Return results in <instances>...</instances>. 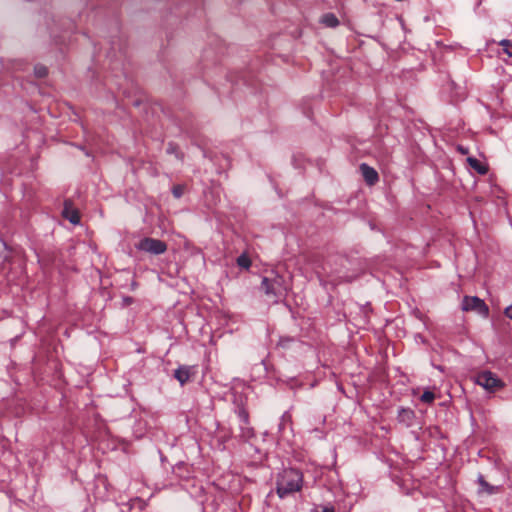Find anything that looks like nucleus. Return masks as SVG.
<instances>
[{
  "instance_id": "obj_4",
  "label": "nucleus",
  "mask_w": 512,
  "mask_h": 512,
  "mask_svg": "<svg viewBox=\"0 0 512 512\" xmlns=\"http://www.w3.org/2000/svg\"><path fill=\"white\" fill-rule=\"evenodd\" d=\"M461 308L463 311H474L483 317L489 315V307L477 296H464Z\"/></svg>"
},
{
  "instance_id": "obj_23",
  "label": "nucleus",
  "mask_w": 512,
  "mask_h": 512,
  "mask_svg": "<svg viewBox=\"0 0 512 512\" xmlns=\"http://www.w3.org/2000/svg\"><path fill=\"white\" fill-rule=\"evenodd\" d=\"M175 150H176V146L174 144H172V143H169V146L167 148V152L168 153H174Z\"/></svg>"
},
{
  "instance_id": "obj_15",
  "label": "nucleus",
  "mask_w": 512,
  "mask_h": 512,
  "mask_svg": "<svg viewBox=\"0 0 512 512\" xmlns=\"http://www.w3.org/2000/svg\"><path fill=\"white\" fill-rule=\"evenodd\" d=\"M236 263L240 268L243 269H249L251 267V259L248 257L247 254L243 253L240 256L237 257Z\"/></svg>"
},
{
  "instance_id": "obj_14",
  "label": "nucleus",
  "mask_w": 512,
  "mask_h": 512,
  "mask_svg": "<svg viewBox=\"0 0 512 512\" xmlns=\"http://www.w3.org/2000/svg\"><path fill=\"white\" fill-rule=\"evenodd\" d=\"M321 22L331 28H335L339 25V20L333 13H326L322 16Z\"/></svg>"
},
{
  "instance_id": "obj_16",
  "label": "nucleus",
  "mask_w": 512,
  "mask_h": 512,
  "mask_svg": "<svg viewBox=\"0 0 512 512\" xmlns=\"http://www.w3.org/2000/svg\"><path fill=\"white\" fill-rule=\"evenodd\" d=\"M295 341V338L289 337V336H281L279 338V341L277 343L278 347H281L283 349H287L290 347V345Z\"/></svg>"
},
{
  "instance_id": "obj_22",
  "label": "nucleus",
  "mask_w": 512,
  "mask_h": 512,
  "mask_svg": "<svg viewBox=\"0 0 512 512\" xmlns=\"http://www.w3.org/2000/svg\"><path fill=\"white\" fill-rule=\"evenodd\" d=\"M314 512H335L333 507H322L321 510L316 509Z\"/></svg>"
},
{
  "instance_id": "obj_9",
  "label": "nucleus",
  "mask_w": 512,
  "mask_h": 512,
  "mask_svg": "<svg viewBox=\"0 0 512 512\" xmlns=\"http://www.w3.org/2000/svg\"><path fill=\"white\" fill-rule=\"evenodd\" d=\"M415 419V412L411 408L400 407L397 413V421L406 426L410 427L413 425Z\"/></svg>"
},
{
  "instance_id": "obj_6",
  "label": "nucleus",
  "mask_w": 512,
  "mask_h": 512,
  "mask_svg": "<svg viewBox=\"0 0 512 512\" xmlns=\"http://www.w3.org/2000/svg\"><path fill=\"white\" fill-rule=\"evenodd\" d=\"M62 216L70 223L76 225L80 223V215L77 209L73 207L71 200H65Z\"/></svg>"
},
{
  "instance_id": "obj_25",
  "label": "nucleus",
  "mask_w": 512,
  "mask_h": 512,
  "mask_svg": "<svg viewBox=\"0 0 512 512\" xmlns=\"http://www.w3.org/2000/svg\"><path fill=\"white\" fill-rule=\"evenodd\" d=\"M460 151H461L463 154H465V153H466V150H465V149L460 148Z\"/></svg>"
},
{
  "instance_id": "obj_21",
  "label": "nucleus",
  "mask_w": 512,
  "mask_h": 512,
  "mask_svg": "<svg viewBox=\"0 0 512 512\" xmlns=\"http://www.w3.org/2000/svg\"><path fill=\"white\" fill-rule=\"evenodd\" d=\"M504 315L512 320V304L505 308Z\"/></svg>"
},
{
  "instance_id": "obj_3",
  "label": "nucleus",
  "mask_w": 512,
  "mask_h": 512,
  "mask_svg": "<svg viewBox=\"0 0 512 512\" xmlns=\"http://www.w3.org/2000/svg\"><path fill=\"white\" fill-rule=\"evenodd\" d=\"M135 248L151 255H160L167 251V244L160 239L144 237L135 244Z\"/></svg>"
},
{
  "instance_id": "obj_19",
  "label": "nucleus",
  "mask_w": 512,
  "mask_h": 512,
  "mask_svg": "<svg viewBox=\"0 0 512 512\" xmlns=\"http://www.w3.org/2000/svg\"><path fill=\"white\" fill-rule=\"evenodd\" d=\"M35 74L37 77L43 78V77L47 76L48 69H47V67H45L43 65H37V66H35Z\"/></svg>"
},
{
  "instance_id": "obj_24",
  "label": "nucleus",
  "mask_w": 512,
  "mask_h": 512,
  "mask_svg": "<svg viewBox=\"0 0 512 512\" xmlns=\"http://www.w3.org/2000/svg\"><path fill=\"white\" fill-rule=\"evenodd\" d=\"M123 300H124V303H125L126 305H129V304H131V303L133 302V298H132V297H129V296H128V297H125Z\"/></svg>"
},
{
  "instance_id": "obj_5",
  "label": "nucleus",
  "mask_w": 512,
  "mask_h": 512,
  "mask_svg": "<svg viewBox=\"0 0 512 512\" xmlns=\"http://www.w3.org/2000/svg\"><path fill=\"white\" fill-rule=\"evenodd\" d=\"M476 383L490 392H494L504 386L503 381L490 371H483L476 377Z\"/></svg>"
},
{
  "instance_id": "obj_17",
  "label": "nucleus",
  "mask_w": 512,
  "mask_h": 512,
  "mask_svg": "<svg viewBox=\"0 0 512 512\" xmlns=\"http://www.w3.org/2000/svg\"><path fill=\"white\" fill-rule=\"evenodd\" d=\"M420 400L423 403L431 404L435 400V394L430 390H426L421 395Z\"/></svg>"
},
{
  "instance_id": "obj_8",
  "label": "nucleus",
  "mask_w": 512,
  "mask_h": 512,
  "mask_svg": "<svg viewBox=\"0 0 512 512\" xmlns=\"http://www.w3.org/2000/svg\"><path fill=\"white\" fill-rule=\"evenodd\" d=\"M359 168L365 182L368 185L372 186L378 182L379 175L373 167L369 166L366 163H362Z\"/></svg>"
},
{
  "instance_id": "obj_20",
  "label": "nucleus",
  "mask_w": 512,
  "mask_h": 512,
  "mask_svg": "<svg viewBox=\"0 0 512 512\" xmlns=\"http://www.w3.org/2000/svg\"><path fill=\"white\" fill-rule=\"evenodd\" d=\"M184 193V186L182 185H174L173 188H172V194L175 198H180L182 197Z\"/></svg>"
},
{
  "instance_id": "obj_18",
  "label": "nucleus",
  "mask_w": 512,
  "mask_h": 512,
  "mask_svg": "<svg viewBox=\"0 0 512 512\" xmlns=\"http://www.w3.org/2000/svg\"><path fill=\"white\" fill-rule=\"evenodd\" d=\"M499 44L503 47L504 53L507 54L509 57H512V43L509 40L504 39L500 41Z\"/></svg>"
},
{
  "instance_id": "obj_2",
  "label": "nucleus",
  "mask_w": 512,
  "mask_h": 512,
  "mask_svg": "<svg viewBox=\"0 0 512 512\" xmlns=\"http://www.w3.org/2000/svg\"><path fill=\"white\" fill-rule=\"evenodd\" d=\"M260 290L273 303H279L287 296L290 287L284 276L272 270L269 276L262 277Z\"/></svg>"
},
{
  "instance_id": "obj_12",
  "label": "nucleus",
  "mask_w": 512,
  "mask_h": 512,
  "mask_svg": "<svg viewBox=\"0 0 512 512\" xmlns=\"http://www.w3.org/2000/svg\"><path fill=\"white\" fill-rule=\"evenodd\" d=\"M239 437L244 441H248L255 437V430L252 426H250V423L249 424L240 423Z\"/></svg>"
},
{
  "instance_id": "obj_1",
  "label": "nucleus",
  "mask_w": 512,
  "mask_h": 512,
  "mask_svg": "<svg viewBox=\"0 0 512 512\" xmlns=\"http://www.w3.org/2000/svg\"><path fill=\"white\" fill-rule=\"evenodd\" d=\"M303 487V474L295 468H284L276 476V493L283 499L299 492Z\"/></svg>"
},
{
  "instance_id": "obj_7",
  "label": "nucleus",
  "mask_w": 512,
  "mask_h": 512,
  "mask_svg": "<svg viewBox=\"0 0 512 512\" xmlns=\"http://www.w3.org/2000/svg\"><path fill=\"white\" fill-rule=\"evenodd\" d=\"M477 483L479 485L477 490L478 495H493L501 491V486H494L489 484L482 474L478 475Z\"/></svg>"
},
{
  "instance_id": "obj_10",
  "label": "nucleus",
  "mask_w": 512,
  "mask_h": 512,
  "mask_svg": "<svg viewBox=\"0 0 512 512\" xmlns=\"http://www.w3.org/2000/svg\"><path fill=\"white\" fill-rule=\"evenodd\" d=\"M191 369L189 366H180L174 371V377L181 385L186 384L190 380L192 375Z\"/></svg>"
},
{
  "instance_id": "obj_11",
  "label": "nucleus",
  "mask_w": 512,
  "mask_h": 512,
  "mask_svg": "<svg viewBox=\"0 0 512 512\" xmlns=\"http://www.w3.org/2000/svg\"><path fill=\"white\" fill-rule=\"evenodd\" d=\"M467 162L480 175H485L488 172V166L474 157H468Z\"/></svg>"
},
{
  "instance_id": "obj_13",
  "label": "nucleus",
  "mask_w": 512,
  "mask_h": 512,
  "mask_svg": "<svg viewBox=\"0 0 512 512\" xmlns=\"http://www.w3.org/2000/svg\"><path fill=\"white\" fill-rule=\"evenodd\" d=\"M236 415L239 418L240 423L249 424V412L243 404H238L235 410Z\"/></svg>"
}]
</instances>
